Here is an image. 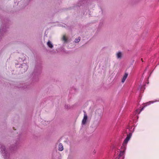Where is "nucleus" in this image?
I'll return each mask as SVG.
<instances>
[{
  "label": "nucleus",
  "instance_id": "obj_1",
  "mask_svg": "<svg viewBox=\"0 0 159 159\" xmlns=\"http://www.w3.org/2000/svg\"><path fill=\"white\" fill-rule=\"evenodd\" d=\"M88 118V116L85 112H84V117L82 120V124L84 125L86 124Z\"/></svg>",
  "mask_w": 159,
  "mask_h": 159
},
{
  "label": "nucleus",
  "instance_id": "obj_2",
  "mask_svg": "<svg viewBox=\"0 0 159 159\" xmlns=\"http://www.w3.org/2000/svg\"><path fill=\"white\" fill-rule=\"evenodd\" d=\"M132 136V134L130 133L129 134H128L126 139H125L123 144H126L128 143V141L129 140L130 138Z\"/></svg>",
  "mask_w": 159,
  "mask_h": 159
},
{
  "label": "nucleus",
  "instance_id": "obj_3",
  "mask_svg": "<svg viewBox=\"0 0 159 159\" xmlns=\"http://www.w3.org/2000/svg\"><path fill=\"white\" fill-rule=\"evenodd\" d=\"M128 75V74L127 73H125L121 81V82L122 83H124L125 80Z\"/></svg>",
  "mask_w": 159,
  "mask_h": 159
},
{
  "label": "nucleus",
  "instance_id": "obj_4",
  "mask_svg": "<svg viewBox=\"0 0 159 159\" xmlns=\"http://www.w3.org/2000/svg\"><path fill=\"white\" fill-rule=\"evenodd\" d=\"M116 56L117 58L120 59L122 57V53L120 52H118L116 54Z\"/></svg>",
  "mask_w": 159,
  "mask_h": 159
},
{
  "label": "nucleus",
  "instance_id": "obj_5",
  "mask_svg": "<svg viewBox=\"0 0 159 159\" xmlns=\"http://www.w3.org/2000/svg\"><path fill=\"white\" fill-rule=\"evenodd\" d=\"M63 149V146L61 143H60L59 145V150L62 151Z\"/></svg>",
  "mask_w": 159,
  "mask_h": 159
},
{
  "label": "nucleus",
  "instance_id": "obj_6",
  "mask_svg": "<svg viewBox=\"0 0 159 159\" xmlns=\"http://www.w3.org/2000/svg\"><path fill=\"white\" fill-rule=\"evenodd\" d=\"M47 45L50 48H52L53 47V45L52 43L50 41H48L47 43Z\"/></svg>",
  "mask_w": 159,
  "mask_h": 159
},
{
  "label": "nucleus",
  "instance_id": "obj_7",
  "mask_svg": "<svg viewBox=\"0 0 159 159\" xmlns=\"http://www.w3.org/2000/svg\"><path fill=\"white\" fill-rule=\"evenodd\" d=\"M80 40V37H79L78 39H76L75 40V43L79 42Z\"/></svg>",
  "mask_w": 159,
  "mask_h": 159
},
{
  "label": "nucleus",
  "instance_id": "obj_8",
  "mask_svg": "<svg viewBox=\"0 0 159 159\" xmlns=\"http://www.w3.org/2000/svg\"><path fill=\"white\" fill-rule=\"evenodd\" d=\"M124 154V151H121L119 154V156H123Z\"/></svg>",
  "mask_w": 159,
  "mask_h": 159
},
{
  "label": "nucleus",
  "instance_id": "obj_9",
  "mask_svg": "<svg viewBox=\"0 0 159 159\" xmlns=\"http://www.w3.org/2000/svg\"><path fill=\"white\" fill-rule=\"evenodd\" d=\"M62 39L65 42H66L67 41V39L65 35L63 36Z\"/></svg>",
  "mask_w": 159,
  "mask_h": 159
},
{
  "label": "nucleus",
  "instance_id": "obj_10",
  "mask_svg": "<svg viewBox=\"0 0 159 159\" xmlns=\"http://www.w3.org/2000/svg\"><path fill=\"white\" fill-rule=\"evenodd\" d=\"M25 66L26 68L27 69V66L26 65H25Z\"/></svg>",
  "mask_w": 159,
  "mask_h": 159
},
{
  "label": "nucleus",
  "instance_id": "obj_11",
  "mask_svg": "<svg viewBox=\"0 0 159 159\" xmlns=\"http://www.w3.org/2000/svg\"><path fill=\"white\" fill-rule=\"evenodd\" d=\"M150 102H151V103H153V102H152V101Z\"/></svg>",
  "mask_w": 159,
  "mask_h": 159
}]
</instances>
